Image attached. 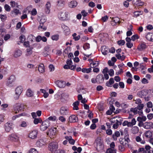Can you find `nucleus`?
<instances>
[{
	"instance_id": "obj_1",
	"label": "nucleus",
	"mask_w": 153,
	"mask_h": 153,
	"mask_svg": "<svg viewBox=\"0 0 153 153\" xmlns=\"http://www.w3.org/2000/svg\"><path fill=\"white\" fill-rule=\"evenodd\" d=\"M122 120L120 118L114 117L111 120V122L115 123L113 125V127L114 129H117L119 125L122 124Z\"/></svg>"
},
{
	"instance_id": "obj_2",
	"label": "nucleus",
	"mask_w": 153,
	"mask_h": 153,
	"mask_svg": "<svg viewBox=\"0 0 153 153\" xmlns=\"http://www.w3.org/2000/svg\"><path fill=\"white\" fill-rule=\"evenodd\" d=\"M48 147L49 150L52 152H54L58 149V146L57 143L53 142L49 143Z\"/></svg>"
},
{
	"instance_id": "obj_3",
	"label": "nucleus",
	"mask_w": 153,
	"mask_h": 153,
	"mask_svg": "<svg viewBox=\"0 0 153 153\" xmlns=\"http://www.w3.org/2000/svg\"><path fill=\"white\" fill-rule=\"evenodd\" d=\"M95 143L96 145L97 149L99 151L102 149L103 147L102 142L100 137H98L96 139Z\"/></svg>"
},
{
	"instance_id": "obj_4",
	"label": "nucleus",
	"mask_w": 153,
	"mask_h": 153,
	"mask_svg": "<svg viewBox=\"0 0 153 153\" xmlns=\"http://www.w3.org/2000/svg\"><path fill=\"white\" fill-rule=\"evenodd\" d=\"M50 125V122L47 119L42 123L40 126V129L42 131L46 130Z\"/></svg>"
},
{
	"instance_id": "obj_5",
	"label": "nucleus",
	"mask_w": 153,
	"mask_h": 153,
	"mask_svg": "<svg viewBox=\"0 0 153 153\" xmlns=\"http://www.w3.org/2000/svg\"><path fill=\"white\" fill-rule=\"evenodd\" d=\"M23 90V88L21 86H18L16 88L15 90V96L14 97L15 100H18Z\"/></svg>"
},
{
	"instance_id": "obj_6",
	"label": "nucleus",
	"mask_w": 153,
	"mask_h": 153,
	"mask_svg": "<svg viewBox=\"0 0 153 153\" xmlns=\"http://www.w3.org/2000/svg\"><path fill=\"white\" fill-rule=\"evenodd\" d=\"M68 13L67 12H60L58 14V17L61 20H65L68 18Z\"/></svg>"
},
{
	"instance_id": "obj_7",
	"label": "nucleus",
	"mask_w": 153,
	"mask_h": 153,
	"mask_svg": "<svg viewBox=\"0 0 153 153\" xmlns=\"http://www.w3.org/2000/svg\"><path fill=\"white\" fill-rule=\"evenodd\" d=\"M38 134V131L37 130H33L30 132L28 135V137L32 139H35L37 137Z\"/></svg>"
},
{
	"instance_id": "obj_8",
	"label": "nucleus",
	"mask_w": 153,
	"mask_h": 153,
	"mask_svg": "<svg viewBox=\"0 0 153 153\" xmlns=\"http://www.w3.org/2000/svg\"><path fill=\"white\" fill-rule=\"evenodd\" d=\"M130 111L132 112L134 114L136 115L138 114L139 115H142L143 114V111H138V109L137 107L131 108Z\"/></svg>"
},
{
	"instance_id": "obj_9",
	"label": "nucleus",
	"mask_w": 153,
	"mask_h": 153,
	"mask_svg": "<svg viewBox=\"0 0 153 153\" xmlns=\"http://www.w3.org/2000/svg\"><path fill=\"white\" fill-rule=\"evenodd\" d=\"M68 109L67 107H62L60 109V114L63 115H67L68 113Z\"/></svg>"
},
{
	"instance_id": "obj_10",
	"label": "nucleus",
	"mask_w": 153,
	"mask_h": 153,
	"mask_svg": "<svg viewBox=\"0 0 153 153\" xmlns=\"http://www.w3.org/2000/svg\"><path fill=\"white\" fill-rule=\"evenodd\" d=\"M13 124L12 123H7L5 124V129L6 131L9 132L13 128Z\"/></svg>"
},
{
	"instance_id": "obj_11",
	"label": "nucleus",
	"mask_w": 153,
	"mask_h": 153,
	"mask_svg": "<svg viewBox=\"0 0 153 153\" xmlns=\"http://www.w3.org/2000/svg\"><path fill=\"white\" fill-rule=\"evenodd\" d=\"M144 128L146 129L153 128V123L151 122H146L144 123Z\"/></svg>"
},
{
	"instance_id": "obj_12",
	"label": "nucleus",
	"mask_w": 153,
	"mask_h": 153,
	"mask_svg": "<svg viewBox=\"0 0 153 153\" xmlns=\"http://www.w3.org/2000/svg\"><path fill=\"white\" fill-rule=\"evenodd\" d=\"M22 105L19 104H16L14 107L13 112L17 114L21 109Z\"/></svg>"
},
{
	"instance_id": "obj_13",
	"label": "nucleus",
	"mask_w": 153,
	"mask_h": 153,
	"mask_svg": "<svg viewBox=\"0 0 153 153\" xmlns=\"http://www.w3.org/2000/svg\"><path fill=\"white\" fill-rule=\"evenodd\" d=\"M133 4L137 6H141L144 4V2L140 0H132Z\"/></svg>"
},
{
	"instance_id": "obj_14",
	"label": "nucleus",
	"mask_w": 153,
	"mask_h": 153,
	"mask_svg": "<svg viewBox=\"0 0 153 153\" xmlns=\"http://www.w3.org/2000/svg\"><path fill=\"white\" fill-rule=\"evenodd\" d=\"M148 94L147 91L143 90L140 91L138 93V96L141 97H144L146 96Z\"/></svg>"
},
{
	"instance_id": "obj_15",
	"label": "nucleus",
	"mask_w": 153,
	"mask_h": 153,
	"mask_svg": "<svg viewBox=\"0 0 153 153\" xmlns=\"http://www.w3.org/2000/svg\"><path fill=\"white\" fill-rule=\"evenodd\" d=\"M69 120L71 123L76 122L78 120V118L75 115H72L69 117Z\"/></svg>"
},
{
	"instance_id": "obj_16",
	"label": "nucleus",
	"mask_w": 153,
	"mask_h": 153,
	"mask_svg": "<svg viewBox=\"0 0 153 153\" xmlns=\"http://www.w3.org/2000/svg\"><path fill=\"white\" fill-rule=\"evenodd\" d=\"M101 50L102 53L105 55H106L109 52L108 49L105 46L101 47Z\"/></svg>"
},
{
	"instance_id": "obj_17",
	"label": "nucleus",
	"mask_w": 153,
	"mask_h": 153,
	"mask_svg": "<svg viewBox=\"0 0 153 153\" xmlns=\"http://www.w3.org/2000/svg\"><path fill=\"white\" fill-rule=\"evenodd\" d=\"M55 83L58 87L60 88H63L65 86V84L62 81L57 80L55 82Z\"/></svg>"
},
{
	"instance_id": "obj_18",
	"label": "nucleus",
	"mask_w": 153,
	"mask_h": 153,
	"mask_svg": "<svg viewBox=\"0 0 153 153\" xmlns=\"http://www.w3.org/2000/svg\"><path fill=\"white\" fill-rule=\"evenodd\" d=\"M8 139L14 141H16L18 140L17 136L14 134H12L9 135Z\"/></svg>"
},
{
	"instance_id": "obj_19",
	"label": "nucleus",
	"mask_w": 153,
	"mask_h": 153,
	"mask_svg": "<svg viewBox=\"0 0 153 153\" xmlns=\"http://www.w3.org/2000/svg\"><path fill=\"white\" fill-rule=\"evenodd\" d=\"M146 39L148 40L153 42V33H149L146 36Z\"/></svg>"
},
{
	"instance_id": "obj_20",
	"label": "nucleus",
	"mask_w": 153,
	"mask_h": 153,
	"mask_svg": "<svg viewBox=\"0 0 153 153\" xmlns=\"http://www.w3.org/2000/svg\"><path fill=\"white\" fill-rule=\"evenodd\" d=\"M119 141L121 145L126 147L128 146V142L127 141H126L125 139L120 138L119 139Z\"/></svg>"
},
{
	"instance_id": "obj_21",
	"label": "nucleus",
	"mask_w": 153,
	"mask_h": 153,
	"mask_svg": "<svg viewBox=\"0 0 153 153\" xmlns=\"http://www.w3.org/2000/svg\"><path fill=\"white\" fill-rule=\"evenodd\" d=\"M77 2L75 1H71L68 4L69 7L71 8L76 7L77 5Z\"/></svg>"
},
{
	"instance_id": "obj_22",
	"label": "nucleus",
	"mask_w": 153,
	"mask_h": 153,
	"mask_svg": "<svg viewBox=\"0 0 153 153\" xmlns=\"http://www.w3.org/2000/svg\"><path fill=\"white\" fill-rule=\"evenodd\" d=\"M152 132L150 130H148L145 133V137L147 139H149L152 137Z\"/></svg>"
},
{
	"instance_id": "obj_23",
	"label": "nucleus",
	"mask_w": 153,
	"mask_h": 153,
	"mask_svg": "<svg viewBox=\"0 0 153 153\" xmlns=\"http://www.w3.org/2000/svg\"><path fill=\"white\" fill-rule=\"evenodd\" d=\"M65 3L64 0H58L57 1V7H63Z\"/></svg>"
},
{
	"instance_id": "obj_24",
	"label": "nucleus",
	"mask_w": 153,
	"mask_h": 153,
	"mask_svg": "<svg viewBox=\"0 0 153 153\" xmlns=\"http://www.w3.org/2000/svg\"><path fill=\"white\" fill-rule=\"evenodd\" d=\"M45 12L46 13L49 14L50 11V7L51 6V4L50 2H48L45 5Z\"/></svg>"
},
{
	"instance_id": "obj_25",
	"label": "nucleus",
	"mask_w": 153,
	"mask_h": 153,
	"mask_svg": "<svg viewBox=\"0 0 153 153\" xmlns=\"http://www.w3.org/2000/svg\"><path fill=\"white\" fill-rule=\"evenodd\" d=\"M22 54L21 51L19 49H17L15 51L13 55L15 57L17 58L21 56Z\"/></svg>"
},
{
	"instance_id": "obj_26",
	"label": "nucleus",
	"mask_w": 153,
	"mask_h": 153,
	"mask_svg": "<svg viewBox=\"0 0 153 153\" xmlns=\"http://www.w3.org/2000/svg\"><path fill=\"white\" fill-rule=\"evenodd\" d=\"M146 48V45L144 43H141L139 45L137 49L140 51H142Z\"/></svg>"
},
{
	"instance_id": "obj_27",
	"label": "nucleus",
	"mask_w": 153,
	"mask_h": 153,
	"mask_svg": "<svg viewBox=\"0 0 153 153\" xmlns=\"http://www.w3.org/2000/svg\"><path fill=\"white\" fill-rule=\"evenodd\" d=\"M114 82V80L113 78H111L109 79V81L106 82V85L108 87H111L112 86V84H113Z\"/></svg>"
},
{
	"instance_id": "obj_28",
	"label": "nucleus",
	"mask_w": 153,
	"mask_h": 153,
	"mask_svg": "<svg viewBox=\"0 0 153 153\" xmlns=\"http://www.w3.org/2000/svg\"><path fill=\"white\" fill-rule=\"evenodd\" d=\"M135 140L137 142H140L141 144H145V141L144 140H142L139 136H137L135 138Z\"/></svg>"
},
{
	"instance_id": "obj_29",
	"label": "nucleus",
	"mask_w": 153,
	"mask_h": 153,
	"mask_svg": "<svg viewBox=\"0 0 153 153\" xmlns=\"http://www.w3.org/2000/svg\"><path fill=\"white\" fill-rule=\"evenodd\" d=\"M79 102L78 101L74 102L73 104V109L74 110H78L79 108L78 106L79 105Z\"/></svg>"
},
{
	"instance_id": "obj_30",
	"label": "nucleus",
	"mask_w": 153,
	"mask_h": 153,
	"mask_svg": "<svg viewBox=\"0 0 153 153\" xmlns=\"http://www.w3.org/2000/svg\"><path fill=\"white\" fill-rule=\"evenodd\" d=\"M131 131L132 133L135 134L138 133L139 129L137 127L134 126L132 128Z\"/></svg>"
},
{
	"instance_id": "obj_31",
	"label": "nucleus",
	"mask_w": 153,
	"mask_h": 153,
	"mask_svg": "<svg viewBox=\"0 0 153 153\" xmlns=\"http://www.w3.org/2000/svg\"><path fill=\"white\" fill-rule=\"evenodd\" d=\"M97 79H98L100 82L101 83L104 81V77L102 75L100 74L97 76Z\"/></svg>"
},
{
	"instance_id": "obj_32",
	"label": "nucleus",
	"mask_w": 153,
	"mask_h": 153,
	"mask_svg": "<svg viewBox=\"0 0 153 153\" xmlns=\"http://www.w3.org/2000/svg\"><path fill=\"white\" fill-rule=\"evenodd\" d=\"M38 70L40 72L42 73L45 71L44 66L43 64H40L38 67Z\"/></svg>"
},
{
	"instance_id": "obj_33",
	"label": "nucleus",
	"mask_w": 153,
	"mask_h": 153,
	"mask_svg": "<svg viewBox=\"0 0 153 153\" xmlns=\"http://www.w3.org/2000/svg\"><path fill=\"white\" fill-rule=\"evenodd\" d=\"M15 79L13 76H11L9 78L7 82V84L8 86H10L14 81Z\"/></svg>"
},
{
	"instance_id": "obj_34",
	"label": "nucleus",
	"mask_w": 153,
	"mask_h": 153,
	"mask_svg": "<svg viewBox=\"0 0 153 153\" xmlns=\"http://www.w3.org/2000/svg\"><path fill=\"white\" fill-rule=\"evenodd\" d=\"M112 22H114L115 24H114L113 25H114L117 24H119L120 22V19L118 17H115L114 18H113L112 19Z\"/></svg>"
},
{
	"instance_id": "obj_35",
	"label": "nucleus",
	"mask_w": 153,
	"mask_h": 153,
	"mask_svg": "<svg viewBox=\"0 0 153 153\" xmlns=\"http://www.w3.org/2000/svg\"><path fill=\"white\" fill-rule=\"evenodd\" d=\"M115 56L117 59H120L122 61L124 60L126 57L125 56L123 55L121 56L120 54H116Z\"/></svg>"
},
{
	"instance_id": "obj_36",
	"label": "nucleus",
	"mask_w": 153,
	"mask_h": 153,
	"mask_svg": "<svg viewBox=\"0 0 153 153\" xmlns=\"http://www.w3.org/2000/svg\"><path fill=\"white\" fill-rule=\"evenodd\" d=\"M56 131V128H51L48 132V133L52 135H55Z\"/></svg>"
},
{
	"instance_id": "obj_37",
	"label": "nucleus",
	"mask_w": 153,
	"mask_h": 153,
	"mask_svg": "<svg viewBox=\"0 0 153 153\" xmlns=\"http://www.w3.org/2000/svg\"><path fill=\"white\" fill-rule=\"evenodd\" d=\"M99 65L98 62L97 61H93L90 64L91 67L93 68L98 66Z\"/></svg>"
},
{
	"instance_id": "obj_38",
	"label": "nucleus",
	"mask_w": 153,
	"mask_h": 153,
	"mask_svg": "<svg viewBox=\"0 0 153 153\" xmlns=\"http://www.w3.org/2000/svg\"><path fill=\"white\" fill-rule=\"evenodd\" d=\"M26 95L28 97H32L33 95V92L30 89H29L27 91Z\"/></svg>"
},
{
	"instance_id": "obj_39",
	"label": "nucleus",
	"mask_w": 153,
	"mask_h": 153,
	"mask_svg": "<svg viewBox=\"0 0 153 153\" xmlns=\"http://www.w3.org/2000/svg\"><path fill=\"white\" fill-rule=\"evenodd\" d=\"M45 144V143L43 142L42 140H40L39 141H37L36 143V145L39 147L42 146L44 145Z\"/></svg>"
},
{
	"instance_id": "obj_40",
	"label": "nucleus",
	"mask_w": 153,
	"mask_h": 153,
	"mask_svg": "<svg viewBox=\"0 0 153 153\" xmlns=\"http://www.w3.org/2000/svg\"><path fill=\"white\" fill-rule=\"evenodd\" d=\"M77 34L76 33H74L72 34L73 39L75 41H76L78 40L80 38V36L78 35L76 36Z\"/></svg>"
},
{
	"instance_id": "obj_41",
	"label": "nucleus",
	"mask_w": 153,
	"mask_h": 153,
	"mask_svg": "<svg viewBox=\"0 0 153 153\" xmlns=\"http://www.w3.org/2000/svg\"><path fill=\"white\" fill-rule=\"evenodd\" d=\"M130 29H128V30H129V31H127L126 33V35L128 36H130L132 34V32L131 31V30L132 29V25H130L129 26Z\"/></svg>"
},
{
	"instance_id": "obj_42",
	"label": "nucleus",
	"mask_w": 153,
	"mask_h": 153,
	"mask_svg": "<svg viewBox=\"0 0 153 153\" xmlns=\"http://www.w3.org/2000/svg\"><path fill=\"white\" fill-rule=\"evenodd\" d=\"M32 49L29 48L27 49V52L26 54V56H28L31 55L32 53Z\"/></svg>"
},
{
	"instance_id": "obj_43",
	"label": "nucleus",
	"mask_w": 153,
	"mask_h": 153,
	"mask_svg": "<svg viewBox=\"0 0 153 153\" xmlns=\"http://www.w3.org/2000/svg\"><path fill=\"white\" fill-rule=\"evenodd\" d=\"M143 13V11H141L134 12V17H137L139 16L140 15H142Z\"/></svg>"
},
{
	"instance_id": "obj_44",
	"label": "nucleus",
	"mask_w": 153,
	"mask_h": 153,
	"mask_svg": "<svg viewBox=\"0 0 153 153\" xmlns=\"http://www.w3.org/2000/svg\"><path fill=\"white\" fill-rule=\"evenodd\" d=\"M107 153H116V150L115 149L109 148L107 151Z\"/></svg>"
},
{
	"instance_id": "obj_45",
	"label": "nucleus",
	"mask_w": 153,
	"mask_h": 153,
	"mask_svg": "<svg viewBox=\"0 0 153 153\" xmlns=\"http://www.w3.org/2000/svg\"><path fill=\"white\" fill-rule=\"evenodd\" d=\"M91 68H82V72L84 73H88L91 72Z\"/></svg>"
},
{
	"instance_id": "obj_46",
	"label": "nucleus",
	"mask_w": 153,
	"mask_h": 153,
	"mask_svg": "<svg viewBox=\"0 0 153 153\" xmlns=\"http://www.w3.org/2000/svg\"><path fill=\"white\" fill-rule=\"evenodd\" d=\"M136 122V120L135 119L133 118L131 120V122H129V126H130V127H132L133 126L135 125Z\"/></svg>"
},
{
	"instance_id": "obj_47",
	"label": "nucleus",
	"mask_w": 153,
	"mask_h": 153,
	"mask_svg": "<svg viewBox=\"0 0 153 153\" xmlns=\"http://www.w3.org/2000/svg\"><path fill=\"white\" fill-rule=\"evenodd\" d=\"M33 123L35 124H37L39 123H41L42 122V121L40 118H34Z\"/></svg>"
},
{
	"instance_id": "obj_48",
	"label": "nucleus",
	"mask_w": 153,
	"mask_h": 153,
	"mask_svg": "<svg viewBox=\"0 0 153 153\" xmlns=\"http://www.w3.org/2000/svg\"><path fill=\"white\" fill-rule=\"evenodd\" d=\"M46 21V18L45 16H42L40 21V24H44Z\"/></svg>"
},
{
	"instance_id": "obj_49",
	"label": "nucleus",
	"mask_w": 153,
	"mask_h": 153,
	"mask_svg": "<svg viewBox=\"0 0 153 153\" xmlns=\"http://www.w3.org/2000/svg\"><path fill=\"white\" fill-rule=\"evenodd\" d=\"M46 27L45 26L44 24H40V25L39 27V29L40 30H45L46 29Z\"/></svg>"
},
{
	"instance_id": "obj_50",
	"label": "nucleus",
	"mask_w": 153,
	"mask_h": 153,
	"mask_svg": "<svg viewBox=\"0 0 153 153\" xmlns=\"http://www.w3.org/2000/svg\"><path fill=\"white\" fill-rule=\"evenodd\" d=\"M11 13L12 14H15L16 15H17L18 14L20 13L19 10L17 9H14L11 11Z\"/></svg>"
},
{
	"instance_id": "obj_51",
	"label": "nucleus",
	"mask_w": 153,
	"mask_h": 153,
	"mask_svg": "<svg viewBox=\"0 0 153 153\" xmlns=\"http://www.w3.org/2000/svg\"><path fill=\"white\" fill-rule=\"evenodd\" d=\"M26 115V114L25 113H22V114H19V115H16V116H13L12 118V120H15L17 118L19 117H20V116H25V115Z\"/></svg>"
},
{
	"instance_id": "obj_52",
	"label": "nucleus",
	"mask_w": 153,
	"mask_h": 153,
	"mask_svg": "<svg viewBox=\"0 0 153 153\" xmlns=\"http://www.w3.org/2000/svg\"><path fill=\"white\" fill-rule=\"evenodd\" d=\"M35 38V37L32 35H29L28 38V40L30 41L31 42H33Z\"/></svg>"
},
{
	"instance_id": "obj_53",
	"label": "nucleus",
	"mask_w": 153,
	"mask_h": 153,
	"mask_svg": "<svg viewBox=\"0 0 153 153\" xmlns=\"http://www.w3.org/2000/svg\"><path fill=\"white\" fill-rule=\"evenodd\" d=\"M144 107V105L143 104H140L137 106V108L138 109V111H142V109Z\"/></svg>"
},
{
	"instance_id": "obj_54",
	"label": "nucleus",
	"mask_w": 153,
	"mask_h": 153,
	"mask_svg": "<svg viewBox=\"0 0 153 153\" xmlns=\"http://www.w3.org/2000/svg\"><path fill=\"white\" fill-rule=\"evenodd\" d=\"M51 37L53 40L57 41L59 39V36L58 35H55L52 36Z\"/></svg>"
},
{
	"instance_id": "obj_55",
	"label": "nucleus",
	"mask_w": 153,
	"mask_h": 153,
	"mask_svg": "<svg viewBox=\"0 0 153 153\" xmlns=\"http://www.w3.org/2000/svg\"><path fill=\"white\" fill-rule=\"evenodd\" d=\"M125 43L124 40H120L117 41V44L119 45H123Z\"/></svg>"
},
{
	"instance_id": "obj_56",
	"label": "nucleus",
	"mask_w": 153,
	"mask_h": 153,
	"mask_svg": "<svg viewBox=\"0 0 153 153\" xmlns=\"http://www.w3.org/2000/svg\"><path fill=\"white\" fill-rule=\"evenodd\" d=\"M4 8L5 10L9 12L10 10V7L7 4L4 5Z\"/></svg>"
},
{
	"instance_id": "obj_57",
	"label": "nucleus",
	"mask_w": 153,
	"mask_h": 153,
	"mask_svg": "<svg viewBox=\"0 0 153 153\" xmlns=\"http://www.w3.org/2000/svg\"><path fill=\"white\" fill-rule=\"evenodd\" d=\"M56 119V117L55 116H50L48 118V120H49L52 121H55Z\"/></svg>"
},
{
	"instance_id": "obj_58",
	"label": "nucleus",
	"mask_w": 153,
	"mask_h": 153,
	"mask_svg": "<svg viewBox=\"0 0 153 153\" xmlns=\"http://www.w3.org/2000/svg\"><path fill=\"white\" fill-rule=\"evenodd\" d=\"M28 153H37V151L36 149L31 148L30 149Z\"/></svg>"
},
{
	"instance_id": "obj_59",
	"label": "nucleus",
	"mask_w": 153,
	"mask_h": 153,
	"mask_svg": "<svg viewBox=\"0 0 153 153\" xmlns=\"http://www.w3.org/2000/svg\"><path fill=\"white\" fill-rule=\"evenodd\" d=\"M83 47L85 50L88 49L90 48V45L88 43H85L83 45Z\"/></svg>"
},
{
	"instance_id": "obj_60",
	"label": "nucleus",
	"mask_w": 153,
	"mask_h": 153,
	"mask_svg": "<svg viewBox=\"0 0 153 153\" xmlns=\"http://www.w3.org/2000/svg\"><path fill=\"white\" fill-rule=\"evenodd\" d=\"M27 126V123L23 121L22 122L21 124L19 125V126L21 127H25Z\"/></svg>"
},
{
	"instance_id": "obj_61",
	"label": "nucleus",
	"mask_w": 153,
	"mask_h": 153,
	"mask_svg": "<svg viewBox=\"0 0 153 153\" xmlns=\"http://www.w3.org/2000/svg\"><path fill=\"white\" fill-rule=\"evenodd\" d=\"M131 40L133 41H134L136 39L139 38V36L137 35H133L131 37Z\"/></svg>"
},
{
	"instance_id": "obj_62",
	"label": "nucleus",
	"mask_w": 153,
	"mask_h": 153,
	"mask_svg": "<svg viewBox=\"0 0 153 153\" xmlns=\"http://www.w3.org/2000/svg\"><path fill=\"white\" fill-rule=\"evenodd\" d=\"M49 68L50 71H53L55 69V68L54 66L51 64L49 65Z\"/></svg>"
},
{
	"instance_id": "obj_63",
	"label": "nucleus",
	"mask_w": 153,
	"mask_h": 153,
	"mask_svg": "<svg viewBox=\"0 0 153 153\" xmlns=\"http://www.w3.org/2000/svg\"><path fill=\"white\" fill-rule=\"evenodd\" d=\"M126 147L121 145L119 146V149L120 151H122L125 150V149Z\"/></svg>"
},
{
	"instance_id": "obj_64",
	"label": "nucleus",
	"mask_w": 153,
	"mask_h": 153,
	"mask_svg": "<svg viewBox=\"0 0 153 153\" xmlns=\"http://www.w3.org/2000/svg\"><path fill=\"white\" fill-rule=\"evenodd\" d=\"M127 47L128 48H131L133 46V44L131 42H127L126 44Z\"/></svg>"
}]
</instances>
